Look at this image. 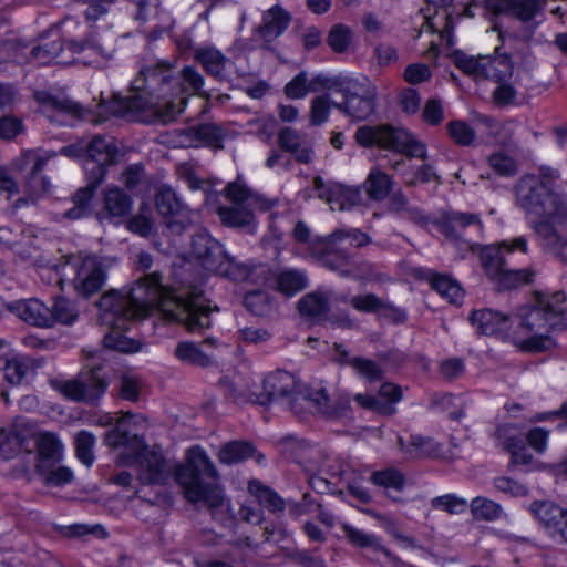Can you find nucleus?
I'll list each match as a JSON object with an SVG mask.
<instances>
[{
	"label": "nucleus",
	"instance_id": "obj_17",
	"mask_svg": "<svg viewBox=\"0 0 567 567\" xmlns=\"http://www.w3.org/2000/svg\"><path fill=\"white\" fill-rule=\"evenodd\" d=\"M440 231L451 240H461L465 250H473L475 244L464 237L470 234L480 235L483 231V224L476 214L450 212L442 217Z\"/></svg>",
	"mask_w": 567,
	"mask_h": 567
},
{
	"label": "nucleus",
	"instance_id": "obj_48",
	"mask_svg": "<svg viewBox=\"0 0 567 567\" xmlns=\"http://www.w3.org/2000/svg\"><path fill=\"white\" fill-rule=\"evenodd\" d=\"M175 355L184 363L202 368L210 363V357L193 342H179L175 348Z\"/></svg>",
	"mask_w": 567,
	"mask_h": 567
},
{
	"label": "nucleus",
	"instance_id": "obj_47",
	"mask_svg": "<svg viewBox=\"0 0 567 567\" xmlns=\"http://www.w3.org/2000/svg\"><path fill=\"white\" fill-rule=\"evenodd\" d=\"M471 513L475 519L492 522L503 515L502 506L486 497H475L470 504Z\"/></svg>",
	"mask_w": 567,
	"mask_h": 567
},
{
	"label": "nucleus",
	"instance_id": "obj_58",
	"mask_svg": "<svg viewBox=\"0 0 567 567\" xmlns=\"http://www.w3.org/2000/svg\"><path fill=\"white\" fill-rule=\"evenodd\" d=\"M353 400L363 409L377 412L381 415H393L396 408L390 403H384L381 399L369 394H355Z\"/></svg>",
	"mask_w": 567,
	"mask_h": 567
},
{
	"label": "nucleus",
	"instance_id": "obj_19",
	"mask_svg": "<svg viewBox=\"0 0 567 567\" xmlns=\"http://www.w3.org/2000/svg\"><path fill=\"white\" fill-rule=\"evenodd\" d=\"M87 159L85 171L91 179L102 183L106 173V166L115 163L117 147L112 138L105 140L96 135L86 145Z\"/></svg>",
	"mask_w": 567,
	"mask_h": 567
},
{
	"label": "nucleus",
	"instance_id": "obj_21",
	"mask_svg": "<svg viewBox=\"0 0 567 567\" xmlns=\"http://www.w3.org/2000/svg\"><path fill=\"white\" fill-rule=\"evenodd\" d=\"M226 131L215 123H204L182 130L179 144L183 147L207 146L215 150L224 147Z\"/></svg>",
	"mask_w": 567,
	"mask_h": 567
},
{
	"label": "nucleus",
	"instance_id": "obj_49",
	"mask_svg": "<svg viewBox=\"0 0 567 567\" xmlns=\"http://www.w3.org/2000/svg\"><path fill=\"white\" fill-rule=\"evenodd\" d=\"M370 482L385 491L394 489L401 492L404 487L405 478L399 470L389 467L373 472L371 474Z\"/></svg>",
	"mask_w": 567,
	"mask_h": 567
},
{
	"label": "nucleus",
	"instance_id": "obj_6",
	"mask_svg": "<svg viewBox=\"0 0 567 567\" xmlns=\"http://www.w3.org/2000/svg\"><path fill=\"white\" fill-rule=\"evenodd\" d=\"M207 478H217L214 464L200 447L189 449L186 463L175 471V480L188 502L199 504L214 514L225 506V497L219 486L207 482Z\"/></svg>",
	"mask_w": 567,
	"mask_h": 567
},
{
	"label": "nucleus",
	"instance_id": "obj_31",
	"mask_svg": "<svg viewBox=\"0 0 567 567\" xmlns=\"http://www.w3.org/2000/svg\"><path fill=\"white\" fill-rule=\"evenodd\" d=\"M471 323L482 334H498L508 330L511 320L507 316L492 309L473 311L470 317Z\"/></svg>",
	"mask_w": 567,
	"mask_h": 567
},
{
	"label": "nucleus",
	"instance_id": "obj_10",
	"mask_svg": "<svg viewBox=\"0 0 567 567\" xmlns=\"http://www.w3.org/2000/svg\"><path fill=\"white\" fill-rule=\"evenodd\" d=\"M226 197L233 206H221L217 213L225 226L245 227L255 221L252 209L267 212L277 205V200L267 199L251 190L239 181L229 183L225 189Z\"/></svg>",
	"mask_w": 567,
	"mask_h": 567
},
{
	"label": "nucleus",
	"instance_id": "obj_50",
	"mask_svg": "<svg viewBox=\"0 0 567 567\" xmlns=\"http://www.w3.org/2000/svg\"><path fill=\"white\" fill-rule=\"evenodd\" d=\"M350 367L362 379L369 382H377L383 378V369L373 360L364 357H353Z\"/></svg>",
	"mask_w": 567,
	"mask_h": 567
},
{
	"label": "nucleus",
	"instance_id": "obj_2",
	"mask_svg": "<svg viewBox=\"0 0 567 567\" xmlns=\"http://www.w3.org/2000/svg\"><path fill=\"white\" fill-rule=\"evenodd\" d=\"M176 61L151 60L144 62L131 82L132 92L144 91L146 96L134 94L122 97L114 95L110 101L101 100L94 110H83L69 100L51 99L43 105L59 115L70 114L90 120L94 124L104 122L109 115L126 117L147 124L174 122L187 105V99L176 94Z\"/></svg>",
	"mask_w": 567,
	"mask_h": 567
},
{
	"label": "nucleus",
	"instance_id": "obj_59",
	"mask_svg": "<svg viewBox=\"0 0 567 567\" xmlns=\"http://www.w3.org/2000/svg\"><path fill=\"white\" fill-rule=\"evenodd\" d=\"M348 78H329L324 74H317L311 79L308 78V89L316 93L320 91L340 92Z\"/></svg>",
	"mask_w": 567,
	"mask_h": 567
},
{
	"label": "nucleus",
	"instance_id": "obj_64",
	"mask_svg": "<svg viewBox=\"0 0 567 567\" xmlns=\"http://www.w3.org/2000/svg\"><path fill=\"white\" fill-rule=\"evenodd\" d=\"M308 85V73L300 71L286 84L285 93L289 99H302L310 92Z\"/></svg>",
	"mask_w": 567,
	"mask_h": 567
},
{
	"label": "nucleus",
	"instance_id": "obj_55",
	"mask_svg": "<svg viewBox=\"0 0 567 567\" xmlns=\"http://www.w3.org/2000/svg\"><path fill=\"white\" fill-rule=\"evenodd\" d=\"M450 137L461 146L473 144L476 134L475 131L463 121H452L446 125Z\"/></svg>",
	"mask_w": 567,
	"mask_h": 567
},
{
	"label": "nucleus",
	"instance_id": "obj_15",
	"mask_svg": "<svg viewBox=\"0 0 567 567\" xmlns=\"http://www.w3.org/2000/svg\"><path fill=\"white\" fill-rule=\"evenodd\" d=\"M54 388L72 401L94 403L104 394L107 383L100 369H91L81 372L73 380L56 381Z\"/></svg>",
	"mask_w": 567,
	"mask_h": 567
},
{
	"label": "nucleus",
	"instance_id": "obj_45",
	"mask_svg": "<svg viewBox=\"0 0 567 567\" xmlns=\"http://www.w3.org/2000/svg\"><path fill=\"white\" fill-rule=\"evenodd\" d=\"M391 186L392 181L389 175L379 169H372L364 182L365 190L373 200L384 199L389 195Z\"/></svg>",
	"mask_w": 567,
	"mask_h": 567
},
{
	"label": "nucleus",
	"instance_id": "obj_22",
	"mask_svg": "<svg viewBox=\"0 0 567 567\" xmlns=\"http://www.w3.org/2000/svg\"><path fill=\"white\" fill-rule=\"evenodd\" d=\"M291 14L279 4L264 11L260 24L255 29V35L262 40L267 48L288 29Z\"/></svg>",
	"mask_w": 567,
	"mask_h": 567
},
{
	"label": "nucleus",
	"instance_id": "obj_38",
	"mask_svg": "<svg viewBox=\"0 0 567 567\" xmlns=\"http://www.w3.org/2000/svg\"><path fill=\"white\" fill-rule=\"evenodd\" d=\"M35 472L42 483L50 487H59L71 483L74 474L71 468L59 465V463H37Z\"/></svg>",
	"mask_w": 567,
	"mask_h": 567
},
{
	"label": "nucleus",
	"instance_id": "obj_26",
	"mask_svg": "<svg viewBox=\"0 0 567 567\" xmlns=\"http://www.w3.org/2000/svg\"><path fill=\"white\" fill-rule=\"evenodd\" d=\"M496 436L501 444L511 453L512 463L516 465H529L533 462L532 454L525 446V440L516 434V427L511 424L501 425L496 430Z\"/></svg>",
	"mask_w": 567,
	"mask_h": 567
},
{
	"label": "nucleus",
	"instance_id": "obj_3",
	"mask_svg": "<svg viewBox=\"0 0 567 567\" xmlns=\"http://www.w3.org/2000/svg\"><path fill=\"white\" fill-rule=\"evenodd\" d=\"M557 172L542 168L540 176L527 174L514 186L516 204L536 218L529 224L542 250L567 264V197L553 189L546 178H557Z\"/></svg>",
	"mask_w": 567,
	"mask_h": 567
},
{
	"label": "nucleus",
	"instance_id": "obj_20",
	"mask_svg": "<svg viewBox=\"0 0 567 567\" xmlns=\"http://www.w3.org/2000/svg\"><path fill=\"white\" fill-rule=\"evenodd\" d=\"M68 50L74 55V62L84 65H100L113 58L116 49L113 41H102L97 34H91L82 41L69 40Z\"/></svg>",
	"mask_w": 567,
	"mask_h": 567
},
{
	"label": "nucleus",
	"instance_id": "obj_14",
	"mask_svg": "<svg viewBox=\"0 0 567 567\" xmlns=\"http://www.w3.org/2000/svg\"><path fill=\"white\" fill-rule=\"evenodd\" d=\"M339 93L343 101L334 103L333 107L351 121H364L374 113L377 92L368 81L360 82L348 78Z\"/></svg>",
	"mask_w": 567,
	"mask_h": 567
},
{
	"label": "nucleus",
	"instance_id": "obj_11",
	"mask_svg": "<svg viewBox=\"0 0 567 567\" xmlns=\"http://www.w3.org/2000/svg\"><path fill=\"white\" fill-rule=\"evenodd\" d=\"M355 140L360 145L367 147L378 145L385 150L405 154L409 157L422 159L426 157L425 145L404 128H395L392 126H362L358 128Z\"/></svg>",
	"mask_w": 567,
	"mask_h": 567
},
{
	"label": "nucleus",
	"instance_id": "obj_34",
	"mask_svg": "<svg viewBox=\"0 0 567 567\" xmlns=\"http://www.w3.org/2000/svg\"><path fill=\"white\" fill-rule=\"evenodd\" d=\"M101 183L89 178L85 187L79 188L72 197L73 207L65 210L63 217L70 220L86 218L92 213V198Z\"/></svg>",
	"mask_w": 567,
	"mask_h": 567
},
{
	"label": "nucleus",
	"instance_id": "obj_24",
	"mask_svg": "<svg viewBox=\"0 0 567 567\" xmlns=\"http://www.w3.org/2000/svg\"><path fill=\"white\" fill-rule=\"evenodd\" d=\"M0 60L17 63L30 62L28 45L11 34L9 21L0 11Z\"/></svg>",
	"mask_w": 567,
	"mask_h": 567
},
{
	"label": "nucleus",
	"instance_id": "obj_13",
	"mask_svg": "<svg viewBox=\"0 0 567 567\" xmlns=\"http://www.w3.org/2000/svg\"><path fill=\"white\" fill-rule=\"evenodd\" d=\"M455 64L465 74L476 80H493L497 83L508 81L514 72L509 55L501 53L499 48L495 49L493 55L456 54Z\"/></svg>",
	"mask_w": 567,
	"mask_h": 567
},
{
	"label": "nucleus",
	"instance_id": "obj_9",
	"mask_svg": "<svg viewBox=\"0 0 567 567\" xmlns=\"http://www.w3.org/2000/svg\"><path fill=\"white\" fill-rule=\"evenodd\" d=\"M190 256L206 271L216 274L231 280H245L250 274L248 265L229 256L223 245L205 231L193 236Z\"/></svg>",
	"mask_w": 567,
	"mask_h": 567
},
{
	"label": "nucleus",
	"instance_id": "obj_63",
	"mask_svg": "<svg viewBox=\"0 0 567 567\" xmlns=\"http://www.w3.org/2000/svg\"><path fill=\"white\" fill-rule=\"evenodd\" d=\"M24 132L23 121L13 115L0 118V138L11 141Z\"/></svg>",
	"mask_w": 567,
	"mask_h": 567
},
{
	"label": "nucleus",
	"instance_id": "obj_7",
	"mask_svg": "<svg viewBox=\"0 0 567 567\" xmlns=\"http://www.w3.org/2000/svg\"><path fill=\"white\" fill-rule=\"evenodd\" d=\"M527 254L528 240L525 236H518L484 247L481 251V261L486 276L499 289H511L533 281L535 276L533 270L515 269Z\"/></svg>",
	"mask_w": 567,
	"mask_h": 567
},
{
	"label": "nucleus",
	"instance_id": "obj_23",
	"mask_svg": "<svg viewBox=\"0 0 567 567\" xmlns=\"http://www.w3.org/2000/svg\"><path fill=\"white\" fill-rule=\"evenodd\" d=\"M280 148L293 155L295 159L302 164L312 161L313 148L308 136L292 127H284L278 133Z\"/></svg>",
	"mask_w": 567,
	"mask_h": 567
},
{
	"label": "nucleus",
	"instance_id": "obj_44",
	"mask_svg": "<svg viewBox=\"0 0 567 567\" xmlns=\"http://www.w3.org/2000/svg\"><path fill=\"white\" fill-rule=\"evenodd\" d=\"M432 288L450 303H458L463 299V290L460 285L447 276L432 275L430 277Z\"/></svg>",
	"mask_w": 567,
	"mask_h": 567
},
{
	"label": "nucleus",
	"instance_id": "obj_5",
	"mask_svg": "<svg viewBox=\"0 0 567 567\" xmlns=\"http://www.w3.org/2000/svg\"><path fill=\"white\" fill-rule=\"evenodd\" d=\"M567 324V298L564 291L536 293L534 306L520 315L513 342L522 351L542 352L549 344L548 333Z\"/></svg>",
	"mask_w": 567,
	"mask_h": 567
},
{
	"label": "nucleus",
	"instance_id": "obj_27",
	"mask_svg": "<svg viewBox=\"0 0 567 567\" xmlns=\"http://www.w3.org/2000/svg\"><path fill=\"white\" fill-rule=\"evenodd\" d=\"M137 477L142 484H163L166 480L164 457L155 451H145L138 456Z\"/></svg>",
	"mask_w": 567,
	"mask_h": 567
},
{
	"label": "nucleus",
	"instance_id": "obj_42",
	"mask_svg": "<svg viewBox=\"0 0 567 567\" xmlns=\"http://www.w3.org/2000/svg\"><path fill=\"white\" fill-rule=\"evenodd\" d=\"M38 462L45 463H59L62 458V444L58 437L52 433H43L38 437Z\"/></svg>",
	"mask_w": 567,
	"mask_h": 567
},
{
	"label": "nucleus",
	"instance_id": "obj_25",
	"mask_svg": "<svg viewBox=\"0 0 567 567\" xmlns=\"http://www.w3.org/2000/svg\"><path fill=\"white\" fill-rule=\"evenodd\" d=\"M494 14L511 13L522 21H529L540 10L539 0H483Z\"/></svg>",
	"mask_w": 567,
	"mask_h": 567
},
{
	"label": "nucleus",
	"instance_id": "obj_60",
	"mask_svg": "<svg viewBox=\"0 0 567 567\" xmlns=\"http://www.w3.org/2000/svg\"><path fill=\"white\" fill-rule=\"evenodd\" d=\"M349 303L360 312H377L386 308L385 302L374 293L354 296Z\"/></svg>",
	"mask_w": 567,
	"mask_h": 567
},
{
	"label": "nucleus",
	"instance_id": "obj_36",
	"mask_svg": "<svg viewBox=\"0 0 567 567\" xmlns=\"http://www.w3.org/2000/svg\"><path fill=\"white\" fill-rule=\"evenodd\" d=\"M530 511L534 516L545 526L550 537L554 536L556 528H558L563 520L566 508H563L551 502H534L530 505Z\"/></svg>",
	"mask_w": 567,
	"mask_h": 567
},
{
	"label": "nucleus",
	"instance_id": "obj_35",
	"mask_svg": "<svg viewBox=\"0 0 567 567\" xmlns=\"http://www.w3.org/2000/svg\"><path fill=\"white\" fill-rule=\"evenodd\" d=\"M63 42L60 37L49 40L43 38L38 45L32 47L29 50L30 62H37L38 64H49L56 60L58 63L66 64L69 61L62 58Z\"/></svg>",
	"mask_w": 567,
	"mask_h": 567
},
{
	"label": "nucleus",
	"instance_id": "obj_29",
	"mask_svg": "<svg viewBox=\"0 0 567 567\" xmlns=\"http://www.w3.org/2000/svg\"><path fill=\"white\" fill-rule=\"evenodd\" d=\"M8 309L29 324L41 328L50 327L49 307L39 299L16 301L9 305Z\"/></svg>",
	"mask_w": 567,
	"mask_h": 567
},
{
	"label": "nucleus",
	"instance_id": "obj_51",
	"mask_svg": "<svg viewBox=\"0 0 567 567\" xmlns=\"http://www.w3.org/2000/svg\"><path fill=\"white\" fill-rule=\"evenodd\" d=\"M31 367L32 364L29 358L21 355L13 357L8 360L4 365V378L13 385L20 384L30 371Z\"/></svg>",
	"mask_w": 567,
	"mask_h": 567
},
{
	"label": "nucleus",
	"instance_id": "obj_28",
	"mask_svg": "<svg viewBox=\"0 0 567 567\" xmlns=\"http://www.w3.org/2000/svg\"><path fill=\"white\" fill-rule=\"evenodd\" d=\"M332 300H339L333 291L316 290L305 295L298 301V309L305 317L320 319L328 313ZM340 300L347 302L346 297H341Z\"/></svg>",
	"mask_w": 567,
	"mask_h": 567
},
{
	"label": "nucleus",
	"instance_id": "obj_18",
	"mask_svg": "<svg viewBox=\"0 0 567 567\" xmlns=\"http://www.w3.org/2000/svg\"><path fill=\"white\" fill-rule=\"evenodd\" d=\"M317 197L324 200L332 210H349L361 202L359 188L348 187L337 182H324L321 176L313 178Z\"/></svg>",
	"mask_w": 567,
	"mask_h": 567
},
{
	"label": "nucleus",
	"instance_id": "obj_61",
	"mask_svg": "<svg viewBox=\"0 0 567 567\" xmlns=\"http://www.w3.org/2000/svg\"><path fill=\"white\" fill-rule=\"evenodd\" d=\"M432 506L443 509L452 515L462 514L467 508V502L464 498L457 497L453 494L437 496L432 499Z\"/></svg>",
	"mask_w": 567,
	"mask_h": 567
},
{
	"label": "nucleus",
	"instance_id": "obj_56",
	"mask_svg": "<svg viewBox=\"0 0 567 567\" xmlns=\"http://www.w3.org/2000/svg\"><path fill=\"white\" fill-rule=\"evenodd\" d=\"M489 167L499 176H513L517 173L516 161L503 152H495L487 158Z\"/></svg>",
	"mask_w": 567,
	"mask_h": 567
},
{
	"label": "nucleus",
	"instance_id": "obj_53",
	"mask_svg": "<svg viewBox=\"0 0 567 567\" xmlns=\"http://www.w3.org/2000/svg\"><path fill=\"white\" fill-rule=\"evenodd\" d=\"M95 437L87 431H81L75 436L76 457L86 466H91L94 462L93 446Z\"/></svg>",
	"mask_w": 567,
	"mask_h": 567
},
{
	"label": "nucleus",
	"instance_id": "obj_43",
	"mask_svg": "<svg viewBox=\"0 0 567 567\" xmlns=\"http://www.w3.org/2000/svg\"><path fill=\"white\" fill-rule=\"evenodd\" d=\"M441 453V444L429 436L413 434L409 439L408 455L412 458L435 457Z\"/></svg>",
	"mask_w": 567,
	"mask_h": 567
},
{
	"label": "nucleus",
	"instance_id": "obj_39",
	"mask_svg": "<svg viewBox=\"0 0 567 567\" xmlns=\"http://www.w3.org/2000/svg\"><path fill=\"white\" fill-rule=\"evenodd\" d=\"M49 311L50 327L54 326L55 323L72 326L78 321L80 316L75 302L64 297L54 298L52 306L49 308Z\"/></svg>",
	"mask_w": 567,
	"mask_h": 567
},
{
	"label": "nucleus",
	"instance_id": "obj_1",
	"mask_svg": "<svg viewBox=\"0 0 567 567\" xmlns=\"http://www.w3.org/2000/svg\"><path fill=\"white\" fill-rule=\"evenodd\" d=\"M157 271L138 279L127 291L110 290L99 300L100 321L110 328L104 336L107 348L122 352L137 350L133 341L124 336L134 319L142 318L153 308H158L166 318L184 324L190 332H202L212 326V307L204 291L197 286L171 290L162 282Z\"/></svg>",
	"mask_w": 567,
	"mask_h": 567
},
{
	"label": "nucleus",
	"instance_id": "obj_30",
	"mask_svg": "<svg viewBox=\"0 0 567 567\" xmlns=\"http://www.w3.org/2000/svg\"><path fill=\"white\" fill-rule=\"evenodd\" d=\"M20 161L21 169L31 165V173L28 179V187L31 193L35 196L47 193L50 188V182L45 177L40 176V173L47 165L48 158L41 156L35 151L28 150L22 153Z\"/></svg>",
	"mask_w": 567,
	"mask_h": 567
},
{
	"label": "nucleus",
	"instance_id": "obj_12",
	"mask_svg": "<svg viewBox=\"0 0 567 567\" xmlns=\"http://www.w3.org/2000/svg\"><path fill=\"white\" fill-rule=\"evenodd\" d=\"M115 262L113 257L90 254L73 257L71 266L75 272L72 279L75 291L84 298L97 293L104 287L107 272Z\"/></svg>",
	"mask_w": 567,
	"mask_h": 567
},
{
	"label": "nucleus",
	"instance_id": "obj_57",
	"mask_svg": "<svg viewBox=\"0 0 567 567\" xmlns=\"http://www.w3.org/2000/svg\"><path fill=\"white\" fill-rule=\"evenodd\" d=\"M142 380L132 374H123L118 381V395L123 400L136 402L140 399Z\"/></svg>",
	"mask_w": 567,
	"mask_h": 567
},
{
	"label": "nucleus",
	"instance_id": "obj_4",
	"mask_svg": "<svg viewBox=\"0 0 567 567\" xmlns=\"http://www.w3.org/2000/svg\"><path fill=\"white\" fill-rule=\"evenodd\" d=\"M264 391L269 401H282L296 414L307 411L326 416H342L350 406L348 396L332 399L324 388H310L300 383L287 371L277 370L264 380Z\"/></svg>",
	"mask_w": 567,
	"mask_h": 567
},
{
	"label": "nucleus",
	"instance_id": "obj_46",
	"mask_svg": "<svg viewBox=\"0 0 567 567\" xmlns=\"http://www.w3.org/2000/svg\"><path fill=\"white\" fill-rule=\"evenodd\" d=\"M131 198L120 188H109L104 196V207L113 217H122L131 209Z\"/></svg>",
	"mask_w": 567,
	"mask_h": 567
},
{
	"label": "nucleus",
	"instance_id": "obj_8",
	"mask_svg": "<svg viewBox=\"0 0 567 567\" xmlns=\"http://www.w3.org/2000/svg\"><path fill=\"white\" fill-rule=\"evenodd\" d=\"M370 243L371 238L358 228H340L318 239L312 245V254L324 268L341 277L355 278L361 275L362 268L349 249L364 247Z\"/></svg>",
	"mask_w": 567,
	"mask_h": 567
},
{
	"label": "nucleus",
	"instance_id": "obj_32",
	"mask_svg": "<svg viewBox=\"0 0 567 567\" xmlns=\"http://www.w3.org/2000/svg\"><path fill=\"white\" fill-rule=\"evenodd\" d=\"M194 60L198 62L205 72L217 79H225V70L229 59L214 47H199L194 50Z\"/></svg>",
	"mask_w": 567,
	"mask_h": 567
},
{
	"label": "nucleus",
	"instance_id": "obj_40",
	"mask_svg": "<svg viewBox=\"0 0 567 567\" xmlns=\"http://www.w3.org/2000/svg\"><path fill=\"white\" fill-rule=\"evenodd\" d=\"M248 489L256 496L261 507L267 508L271 513H281L285 511L286 504L284 498L270 487L262 485L258 481H251L248 485Z\"/></svg>",
	"mask_w": 567,
	"mask_h": 567
},
{
	"label": "nucleus",
	"instance_id": "obj_37",
	"mask_svg": "<svg viewBox=\"0 0 567 567\" xmlns=\"http://www.w3.org/2000/svg\"><path fill=\"white\" fill-rule=\"evenodd\" d=\"M275 282L278 291L291 297L308 286V277L300 269L286 268L276 275Z\"/></svg>",
	"mask_w": 567,
	"mask_h": 567
},
{
	"label": "nucleus",
	"instance_id": "obj_62",
	"mask_svg": "<svg viewBox=\"0 0 567 567\" xmlns=\"http://www.w3.org/2000/svg\"><path fill=\"white\" fill-rule=\"evenodd\" d=\"M351 41V30L344 24H336L328 35V44L334 52L341 53L347 50Z\"/></svg>",
	"mask_w": 567,
	"mask_h": 567
},
{
	"label": "nucleus",
	"instance_id": "obj_54",
	"mask_svg": "<svg viewBox=\"0 0 567 567\" xmlns=\"http://www.w3.org/2000/svg\"><path fill=\"white\" fill-rule=\"evenodd\" d=\"M336 102L330 100V95L328 93L316 96L311 101L310 106V123L313 126H319L327 122L330 109L333 106Z\"/></svg>",
	"mask_w": 567,
	"mask_h": 567
},
{
	"label": "nucleus",
	"instance_id": "obj_52",
	"mask_svg": "<svg viewBox=\"0 0 567 567\" xmlns=\"http://www.w3.org/2000/svg\"><path fill=\"white\" fill-rule=\"evenodd\" d=\"M341 529L344 533V536L349 539V542L357 547H370L375 550H383L379 539L368 534L348 523H343L341 525Z\"/></svg>",
	"mask_w": 567,
	"mask_h": 567
},
{
	"label": "nucleus",
	"instance_id": "obj_33",
	"mask_svg": "<svg viewBox=\"0 0 567 567\" xmlns=\"http://www.w3.org/2000/svg\"><path fill=\"white\" fill-rule=\"evenodd\" d=\"M177 83L176 94L185 96L187 100L189 96L199 95L208 97L209 94L204 91L205 79L195 66L187 65L181 71L176 70Z\"/></svg>",
	"mask_w": 567,
	"mask_h": 567
},
{
	"label": "nucleus",
	"instance_id": "obj_41",
	"mask_svg": "<svg viewBox=\"0 0 567 567\" xmlns=\"http://www.w3.org/2000/svg\"><path fill=\"white\" fill-rule=\"evenodd\" d=\"M255 454V447L249 442L231 441L223 445L218 453V460L223 464L244 462Z\"/></svg>",
	"mask_w": 567,
	"mask_h": 567
},
{
	"label": "nucleus",
	"instance_id": "obj_16",
	"mask_svg": "<svg viewBox=\"0 0 567 567\" xmlns=\"http://www.w3.org/2000/svg\"><path fill=\"white\" fill-rule=\"evenodd\" d=\"M155 204L158 213L167 218L166 226L173 234H182L196 221L197 214L185 206L169 187L158 190Z\"/></svg>",
	"mask_w": 567,
	"mask_h": 567
}]
</instances>
